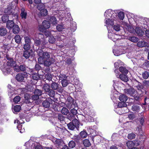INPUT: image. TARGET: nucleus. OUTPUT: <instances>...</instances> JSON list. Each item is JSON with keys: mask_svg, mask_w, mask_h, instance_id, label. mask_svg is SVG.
<instances>
[{"mask_svg": "<svg viewBox=\"0 0 149 149\" xmlns=\"http://www.w3.org/2000/svg\"><path fill=\"white\" fill-rule=\"evenodd\" d=\"M38 55L39 56L38 58V63L40 64H43L45 66L49 67L51 64L54 62V59L50 57L48 52H44L41 49L37 50Z\"/></svg>", "mask_w": 149, "mask_h": 149, "instance_id": "obj_1", "label": "nucleus"}, {"mask_svg": "<svg viewBox=\"0 0 149 149\" xmlns=\"http://www.w3.org/2000/svg\"><path fill=\"white\" fill-rule=\"evenodd\" d=\"M113 12L111 10H108L104 13V16L106 17L105 19V23L107 28L108 26H112L114 24V21L117 17L116 14L113 13Z\"/></svg>", "mask_w": 149, "mask_h": 149, "instance_id": "obj_2", "label": "nucleus"}, {"mask_svg": "<svg viewBox=\"0 0 149 149\" xmlns=\"http://www.w3.org/2000/svg\"><path fill=\"white\" fill-rule=\"evenodd\" d=\"M124 92L127 95H129L133 97L136 96L137 91L133 88H130L124 90Z\"/></svg>", "mask_w": 149, "mask_h": 149, "instance_id": "obj_3", "label": "nucleus"}, {"mask_svg": "<svg viewBox=\"0 0 149 149\" xmlns=\"http://www.w3.org/2000/svg\"><path fill=\"white\" fill-rule=\"evenodd\" d=\"M42 26H40L39 28V30L42 32L45 31L46 29H49L50 26V23L46 20L42 22Z\"/></svg>", "mask_w": 149, "mask_h": 149, "instance_id": "obj_4", "label": "nucleus"}, {"mask_svg": "<svg viewBox=\"0 0 149 149\" xmlns=\"http://www.w3.org/2000/svg\"><path fill=\"white\" fill-rule=\"evenodd\" d=\"M12 9L11 8H8L5 10L4 12L6 14L9 15V17H12L13 19H17L18 18V15L17 13H13Z\"/></svg>", "mask_w": 149, "mask_h": 149, "instance_id": "obj_5", "label": "nucleus"}, {"mask_svg": "<svg viewBox=\"0 0 149 149\" xmlns=\"http://www.w3.org/2000/svg\"><path fill=\"white\" fill-rule=\"evenodd\" d=\"M15 62L13 59H11L8 61L6 63V65L4 67V69L8 72L10 70L11 68L14 65Z\"/></svg>", "mask_w": 149, "mask_h": 149, "instance_id": "obj_6", "label": "nucleus"}, {"mask_svg": "<svg viewBox=\"0 0 149 149\" xmlns=\"http://www.w3.org/2000/svg\"><path fill=\"white\" fill-rule=\"evenodd\" d=\"M28 75L27 73L26 72H24L23 74H18L16 75L15 78L18 81H23L24 78L26 77Z\"/></svg>", "mask_w": 149, "mask_h": 149, "instance_id": "obj_7", "label": "nucleus"}, {"mask_svg": "<svg viewBox=\"0 0 149 149\" xmlns=\"http://www.w3.org/2000/svg\"><path fill=\"white\" fill-rule=\"evenodd\" d=\"M53 100L50 98H48L42 102L43 107L46 108H49L50 107V105L52 104Z\"/></svg>", "mask_w": 149, "mask_h": 149, "instance_id": "obj_8", "label": "nucleus"}, {"mask_svg": "<svg viewBox=\"0 0 149 149\" xmlns=\"http://www.w3.org/2000/svg\"><path fill=\"white\" fill-rule=\"evenodd\" d=\"M126 145L128 148H130L134 146H138L139 145V143L136 141H129L126 143Z\"/></svg>", "mask_w": 149, "mask_h": 149, "instance_id": "obj_9", "label": "nucleus"}, {"mask_svg": "<svg viewBox=\"0 0 149 149\" xmlns=\"http://www.w3.org/2000/svg\"><path fill=\"white\" fill-rule=\"evenodd\" d=\"M44 35H43L40 33L39 34L38 36L39 39H33V40H34V43L36 45L38 46L41 44L42 42L40 40L39 38H44Z\"/></svg>", "mask_w": 149, "mask_h": 149, "instance_id": "obj_10", "label": "nucleus"}, {"mask_svg": "<svg viewBox=\"0 0 149 149\" xmlns=\"http://www.w3.org/2000/svg\"><path fill=\"white\" fill-rule=\"evenodd\" d=\"M116 76L117 78L119 77L120 79L123 81L127 82L128 80L127 77L125 75L120 74L118 76L117 75H116Z\"/></svg>", "mask_w": 149, "mask_h": 149, "instance_id": "obj_11", "label": "nucleus"}, {"mask_svg": "<svg viewBox=\"0 0 149 149\" xmlns=\"http://www.w3.org/2000/svg\"><path fill=\"white\" fill-rule=\"evenodd\" d=\"M52 89L53 90H59V84L58 83L53 82L51 85Z\"/></svg>", "mask_w": 149, "mask_h": 149, "instance_id": "obj_12", "label": "nucleus"}, {"mask_svg": "<svg viewBox=\"0 0 149 149\" xmlns=\"http://www.w3.org/2000/svg\"><path fill=\"white\" fill-rule=\"evenodd\" d=\"M112 36L113 37H114V38H113V41L114 42L120 39L119 38L120 37V36L115 34L114 33H112L111 32H109V37H110V36Z\"/></svg>", "mask_w": 149, "mask_h": 149, "instance_id": "obj_13", "label": "nucleus"}, {"mask_svg": "<svg viewBox=\"0 0 149 149\" xmlns=\"http://www.w3.org/2000/svg\"><path fill=\"white\" fill-rule=\"evenodd\" d=\"M136 81L138 83V84L136 86V87L138 91H141V93L139 94L141 95L143 93L142 90H143V86L141 83L139 82L137 80Z\"/></svg>", "mask_w": 149, "mask_h": 149, "instance_id": "obj_14", "label": "nucleus"}, {"mask_svg": "<svg viewBox=\"0 0 149 149\" xmlns=\"http://www.w3.org/2000/svg\"><path fill=\"white\" fill-rule=\"evenodd\" d=\"M42 75H39L38 73H33L32 74L33 79L35 80H38L41 78Z\"/></svg>", "mask_w": 149, "mask_h": 149, "instance_id": "obj_15", "label": "nucleus"}, {"mask_svg": "<svg viewBox=\"0 0 149 149\" xmlns=\"http://www.w3.org/2000/svg\"><path fill=\"white\" fill-rule=\"evenodd\" d=\"M12 28L13 32L15 34L18 33L19 31V28L17 25H15Z\"/></svg>", "mask_w": 149, "mask_h": 149, "instance_id": "obj_16", "label": "nucleus"}, {"mask_svg": "<svg viewBox=\"0 0 149 149\" xmlns=\"http://www.w3.org/2000/svg\"><path fill=\"white\" fill-rule=\"evenodd\" d=\"M119 99L121 102H125L127 100V97L125 95L121 94L119 97Z\"/></svg>", "mask_w": 149, "mask_h": 149, "instance_id": "obj_17", "label": "nucleus"}, {"mask_svg": "<svg viewBox=\"0 0 149 149\" xmlns=\"http://www.w3.org/2000/svg\"><path fill=\"white\" fill-rule=\"evenodd\" d=\"M14 24V22L12 20L8 21L6 23V26L8 29H11L15 25Z\"/></svg>", "mask_w": 149, "mask_h": 149, "instance_id": "obj_18", "label": "nucleus"}, {"mask_svg": "<svg viewBox=\"0 0 149 149\" xmlns=\"http://www.w3.org/2000/svg\"><path fill=\"white\" fill-rule=\"evenodd\" d=\"M147 43L143 41H139L137 44V45L139 47H142L146 46Z\"/></svg>", "mask_w": 149, "mask_h": 149, "instance_id": "obj_19", "label": "nucleus"}, {"mask_svg": "<svg viewBox=\"0 0 149 149\" xmlns=\"http://www.w3.org/2000/svg\"><path fill=\"white\" fill-rule=\"evenodd\" d=\"M119 71L122 73L127 74L128 72V70L125 67L120 66L119 68Z\"/></svg>", "mask_w": 149, "mask_h": 149, "instance_id": "obj_20", "label": "nucleus"}, {"mask_svg": "<svg viewBox=\"0 0 149 149\" xmlns=\"http://www.w3.org/2000/svg\"><path fill=\"white\" fill-rule=\"evenodd\" d=\"M7 33V30L5 28H0V35L1 36H5L6 35Z\"/></svg>", "mask_w": 149, "mask_h": 149, "instance_id": "obj_21", "label": "nucleus"}, {"mask_svg": "<svg viewBox=\"0 0 149 149\" xmlns=\"http://www.w3.org/2000/svg\"><path fill=\"white\" fill-rule=\"evenodd\" d=\"M42 89L45 91V92H47L51 89L50 86L47 84H45L42 87Z\"/></svg>", "mask_w": 149, "mask_h": 149, "instance_id": "obj_22", "label": "nucleus"}, {"mask_svg": "<svg viewBox=\"0 0 149 149\" xmlns=\"http://www.w3.org/2000/svg\"><path fill=\"white\" fill-rule=\"evenodd\" d=\"M65 28V26L63 24H58L56 26L57 30L59 31H62Z\"/></svg>", "mask_w": 149, "mask_h": 149, "instance_id": "obj_23", "label": "nucleus"}, {"mask_svg": "<svg viewBox=\"0 0 149 149\" xmlns=\"http://www.w3.org/2000/svg\"><path fill=\"white\" fill-rule=\"evenodd\" d=\"M50 22L53 24H55L57 23V20L55 17L53 16L50 17L49 19Z\"/></svg>", "mask_w": 149, "mask_h": 149, "instance_id": "obj_24", "label": "nucleus"}, {"mask_svg": "<svg viewBox=\"0 0 149 149\" xmlns=\"http://www.w3.org/2000/svg\"><path fill=\"white\" fill-rule=\"evenodd\" d=\"M21 13L20 14L21 16L22 19H25L26 18L27 13L25 11L24 8H22L21 10Z\"/></svg>", "mask_w": 149, "mask_h": 149, "instance_id": "obj_25", "label": "nucleus"}, {"mask_svg": "<svg viewBox=\"0 0 149 149\" xmlns=\"http://www.w3.org/2000/svg\"><path fill=\"white\" fill-rule=\"evenodd\" d=\"M84 146L86 147H89L91 145V143L89 140L88 139H85L83 141Z\"/></svg>", "mask_w": 149, "mask_h": 149, "instance_id": "obj_26", "label": "nucleus"}, {"mask_svg": "<svg viewBox=\"0 0 149 149\" xmlns=\"http://www.w3.org/2000/svg\"><path fill=\"white\" fill-rule=\"evenodd\" d=\"M80 136L81 138H86L88 136V134L86 130L81 131L80 133Z\"/></svg>", "mask_w": 149, "mask_h": 149, "instance_id": "obj_27", "label": "nucleus"}, {"mask_svg": "<svg viewBox=\"0 0 149 149\" xmlns=\"http://www.w3.org/2000/svg\"><path fill=\"white\" fill-rule=\"evenodd\" d=\"M142 77L144 79H147L149 77L148 72L146 71L143 72L142 74Z\"/></svg>", "mask_w": 149, "mask_h": 149, "instance_id": "obj_28", "label": "nucleus"}, {"mask_svg": "<svg viewBox=\"0 0 149 149\" xmlns=\"http://www.w3.org/2000/svg\"><path fill=\"white\" fill-rule=\"evenodd\" d=\"M125 28L128 31L131 33H132L134 32V29L130 25H127L126 26Z\"/></svg>", "mask_w": 149, "mask_h": 149, "instance_id": "obj_29", "label": "nucleus"}, {"mask_svg": "<svg viewBox=\"0 0 149 149\" xmlns=\"http://www.w3.org/2000/svg\"><path fill=\"white\" fill-rule=\"evenodd\" d=\"M69 83V80H68L66 79L62 80L61 81L62 86L63 87H66Z\"/></svg>", "mask_w": 149, "mask_h": 149, "instance_id": "obj_30", "label": "nucleus"}, {"mask_svg": "<svg viewBox=\"0 0 149 149\" xmlns=\"http://www.w3.org/2000/svg\"><path fill=\"white\" fill-rule=\"evenodd\" d=\"M30 56V52L27 50H25L24 52L23 56L26 58H28Z\"/></svg>", "mask_w": 149, "mask_h": 149, "instance_id": "obj_31", "label": "nucleus"}, {"mask_svg": "<svg viewBox=\"0 0 149 149\" xmlns=\"http://www.w3.org/2000/svg\"><path fill=\"white\" fill-rule=\"evenodd\" d=\"M130 41L133 42H136L138 40V38L134 36H130L128 38Z\"/></svg>", "mask_w": 149, "mask_h": 149, "instance_id": "obj_32", "label": "nucleus"}, {"mask_svg": "<svg viewBox=\"0 0 149 149\" xmlns=\"http://www.w3.org/2000/svg\"><path fill=\"white\" fill-rule=\"evenodd\" d=\"M48 13L47 10L46 9H43L40 11V15L42 16H45Z\"/></svg>", "mask_w": 149, "mask_h": 149, "instance_id": "obj_33", "label": "nucleus"}, {"mask_svg": "<svg viewBox=\"0 0 149 149\" xmlns=\"http://www.w3.org/2000/svg\"><path fill=\"white\" fill-rule=\"evenodd\" d=\"M48 95L51 97H54L55 95V92L52 89H50L49 91H48Z\"/></svg>", "mask_w": 149, "mask_h": 149, "instance_id": "obj_34", "label": "nucleus"}, {"mask_svg": "<svg viewBox=\"0 0 149 149\" xmlns=\"http://www.w3.org/2000/svg\"><path fill=\"white\" fill-rule=\"evenodd\" d=\"M123 63H122L120 60H118L117 62H115L114 63L115 68L117 69L118 68L120 65H123Z\"/></svg>", "mask_w": 149, "mask_h": 149, "instance_id": "obj_35", "label": "nucleus"}, {"mask_svg": "<svg viewBox=\"0 0 149 149\" xmlns=\"http://www.w3.org/2000/svg\"><path fill=\"white\" fill-rule=\"evenodd\" d=\"M17 128L18 129V130H19V132L21 133H22L24 132L25 131V129L24 128H22V123L19 124L18 123V125L17 126Z\"/></svg>", "mask_w": 149, "mask_h": 149, "instance_id": "obj_36", "label": "nucleus"}, {"mask_svg": "<svg viewBox=\"0 0 149 149\" xmlns=\"http://www.w3.org/2000/svg\"><path fill=\"white\" fill-rule=\"evenodd\" d=\"M132 109L133 111L138 112L140 110V107L137 105H133L132 107Z\"/></svg>", "mask_w": 149, "mask_h": 149, "instance_id": "obj_37", "label": "nucleus"}, {"mask_svg": "<svg viewBox=\"0 0 149 149\" xmlns=\"http://www.w3.org/2000/svg\"><path fill=\"white\" fill-rule=\"evenodd\" d=\"M34 94L38 95L39 97L42 94V91L41 90L38 89H36L34 92Z\"/></svg>", "mask_w": 149, "mask_h": 149, "instance_id": "obj_38", "label": "nucleus"}, {"mask_svg": "<svg viewBox=\"0 0 149 149\" xmlns=\"http://www.w3.org/2000/svg\"><path fill=\"white\" fill-rule=\"evenodd\" d=\"M61 113L64 115H67L69 112V110L65 107H63L61 110Z\"/></svg>", "mask_w": 149, "mask_h": 149, "instance_id": "obj_39", "label": "nucleus"}, {"mask_svg": "<svg viewBox=\"0 0 149 149\" xmlns=\"http://www.w3.org/2000/svg\"><path fill=\"white\" fill-rule=\"evenodd\" d=\"M69 130H73L76 127L72 123H70L67 124Z\"/></svg>", "mask_w": 149, "mask_h": 149, "instance_id": "obj_40", "label": "nucleus"}, {"mask_svg": "<svg viewBox=\"0 0 149 149\" xmlns=\"http://www.w3.org/2000/svg\"><path fill=\"white\" fill-rule=\"evenodd\" d=\"M75 143L73 141H71L69 143L68 146L70 148H73L75 147Z\"/></svg>", "mask_w": 149, "mask_h": 149, "instance_id": "obj_41", "label": "nucleus"}, {"mask_svg": "<svg viewBox=\"0 0 149 149\" xmlns=\"http://www.w3.org/2000/svg\"><path fill=\"white\" fill-rule=\"evenodd\" d=\"M48 41L50 43L53 44L55 41V38L53 36H51L49 37Z\"/></svg>", "mask_w": 149, "mask_h": 149, "instance_id": "obj_42", "label": "nucleus"}, {"mask_svg": "<svg viewBox=\"0 0 149 149\" xmlns=\"http://www.w3.org/2000/svg\"><path fill=\"white\" fill-rule=\"evenodd\" d=\"M9 16L6 14L4 15L2 17V20L3 22H5L8 21V17Z\"/></svg>", "mask_w": 149, "mask_h": 149, "instance_id": "obj_43", "label": "nucleus"}, {"mask_svg": "<svg viewBox=\"0 0 149 149\" xmlns=\"http://www.w3.org/2000/svg\"><path fill=\"white\" fill-rule=\"evenodd\" d=\"M15 42L17 43H19L21 41V38L19 36L17 35L15 37Z\"/></svg>", "mask_w": 149, "mask_h": 149, "instance_id": "obj_44", "label": "nucleus"}, {"mask_svg": "<svg viewBox=\"0 0 149 149\" xmlns=\"http://www.w3.org/2000/svg\"><path fill=\"white\" fill-rule=\"evenodd\" d=\"M72 123L77 128L78 127L79 125V123L77 119H75L73 120Z\"/></svg>", "mask_w": 149, "mask_h": 149, "instance_id": "obj_45", "label": "nucleus"}, {"mask_svg": "<svg viewBox=\"0 0 149 149\" xmlns=\"http://www.w3.org/2000/svg\"><path fill=\"white\" fill-rule=\"evenodd\" d=\"M21 109V107L20 105H16L13 108V110L16 112H18Z\"/></svg>", "mask_w": 149, "mask_h": 149, "instance_id": "obj_46", "label": "nucleus"}, {"mask_svg": "<svg viewBox=\"0 0 149 149\" xmlns=\"http://www.w3.org/2000/svg\"><path fill=\"white\" fill-rule=\"evenodd\" d=\"M118 15L119 18L121 20H123L124 17V13L122 12H120Z\"/></svg>", "mask_w": 149, "mask_h": 149, "instance_id": "obj_47", "label": "nucleus"}, {"mask_svg": "<svg viewBox=\"0 0 149 149\" xmlns=\"http://www.w3.org/2000/svg\"><path fill=\"white\" fill-rule=\"evenodd\" d=\"M26 68L25 65H21L19 67V70L22 71H24L26 70Z\"/></svg>", "mask_w": 149, "mask_h": 149, "instance_id": "obj_48", "label": "nucleus"}, {"mask_svg": "<svg viewBox=\"0 0 149 149\" xmlns=\"http://www.w3.org/2000/svg\"><path fill=\"white\" fill-rule=\"evenodd\" d=\"M126 106V105L125 102H120L118 103V107L119 108L125 107Z\"/></svg>", "mask_w": 149, "mask_h": 149, "instance_id": "obj_49", "label": "nucleus"}, {"mask_svg": "<svg viewBox=\"0 0 149 149\" xmlns=\"http://www.w3.org/2000/svg\"><path fill=\"white\" fill-rule=\"evenodd\" d=\"M135 135L133 133H131L129 134L128 136V138L129 139H134L135 137Z\"/></svg>", "mask_w": 149, "mask_h": 149, "instance_id": "obj_50", "label": "nucleus"}, {"mask_svg": "<svg viewBox=\"0 0 149 149\" xmlns=\"http://www.w3.org/2000/svg\"><path fill=\"white\" fill-rule=\"evenodd\" d=\"M20 100V97L19 96H16L13 99V101L17 103L19 102Z\"/></svg>", "mask_w": 149, "mask_h": 149, "instance_id": "obj_51", "label": "nucleus"}, {"mask_svg": "<svg viewBox=\"0 0 149 149\" xmlns=\"http://www.w3.org/2000/svg\"><path fill=\"white\" fill-rule=\"evenodd\" d=\"M45 78L48 80L50 81L52 79V76L51 74L47 73L45 75Z\"/></svg>", "mask_w": 149, "mask_h": 149, "instance_id": "obj_52", "label": "nucleus"}, {"mask_svg": "<svg viewBox=\"0 0 149 149\" xmlns=\"http://www.w3.org/2000/svg\"><path fill=\"white\" fill-rule=\"evenodd\" d=\"M74 106L73 103H67L66 104V107L69 109H71L73 108V106Z\"/></svg>", "mask_w": 149, "mask_h": 149, "instance_id": "obj_53", "label": "nucleus"}, {"mask_svg": "<svg viewBox=\"0 0 149 149\" xmlns=\"http://www.w3.org/2000/svg\"><path fill=\"white\" fill-rule=\"evenodd\" d=\"M67 78V77L65 74H60L59 76V79L61 80V81L62 80L66 79Z\"/></svg>", "mask_w": 149, "mask_h": 149, "instance_id": "obj_54", "label": "nucleus"}, {"mask_svg": "<svg viewBox=\"0 0 149 149\" xmlns=\"http://www.w3.org/2000/svg\"><path fill=\"white\" fill-rule=\"evenodd\" d=\"M23 48L25 50L28 51L30 48V45L29 44H25L24 45Z\"/></svg>", "mask_w": 149, "mask_h": 149, "instance_id": "obj_55", "label": "nucleus"}, {"mask_svg": "<svg viewBox=\"0 0 149 149\" xmlns=\"http://www.w3.org/2000/svg\"><path fill=\"white\" fill-rule=\"evenodd\" d=\"M32 100H38L39 98V97L35 94L32 96L31 97Z\"/></svg>", "mask_w": 149, "mask_h": 149, "instance_id": "obj_56", "label": "nucleus"}, {"mask_svg": "<svg viewBox=\"0 0 149 149\" xmlns=\"http://www.w3.org/2000/svg\"><path fill=\"white\" fill-rule=\"evenodd\" d=\"M113 29L116 31H118L120 29V26L118 25H114L113 26Z\"/></svg>", "mask_w": 149, "mask_h": 149, "instance_id": "obj_57", "label": "nucleus"}, {"mask_svg": "<svg viewBox=\"0 0 149 149\" xmlns=\"http://www.w3.org/2000/svg\"><path fill=\"white\" fill-rule=\"evenodd\" d=\"M24 39L26 44H29L31 41L30 39L27 36L25 37Z\"/></svg>", "mask_w": 149, "mask_h": 149, "instance_id": "obj_58", "label": "nucleus"}, {"mask_svg": "<svg viewBox=\"0 0 149 149\" xmlns=\"http://www.w3.org/2000/svg\"><path fill=\"white\" fill-rule=\"evenodd\" d=\"M74 102V100L72 98L70 97H68L67 98V100L66 102V103H73Z\"/></svg>", "mask_w": 149, "mask_h": 149, "instance_id": "obj_59", "label": "nucleus"}, {"mask_svg": "<svg viewBox=\"0 0 149 149\" xmlns=\"http://www.w3.org/2000/svg\"><path fill=\"white\" fill-rule=\"evenodd\" d=\"M143 84L146 87L149 86V80H144L143 81Z\"/></svg>", "mask_w": 149, "mask_h": 149, "instance_id": "obj_60", "label": "nucleus"}, {"mask_svg": "<svg viewBox=\"0 0 149 149\" xmlns=\"http://www.w3.org/2000/svg\"><path fill=\"white\" fill-rule=\"evenodd\" d=\"M37 8L38 10L40 11L44 9L43 5L41 4L38 5Z\"/></svg>", "mask_w": 149, "mask_h": 149, "instance_id": "obj_61", "label": "nucleus"}, {"mask_svg": "<svg viewBox=\"0 0 149 149\" xmlns=\"http://www.w3.org/2000/svg\"><path fill=\"white\" fill-rule=\"evenodd\" d=\"M71 112L74 115H76L77 113V110L73 108L71 110Z\"/></svg>", "mask_w": 149, "mask_h": 149, "instance_id": "obj_62", "label": "nucleus"}, {"mask_svg": "<svg viewBox=\"0 0 149 149\" xmlns=\"http://www.w3.org/2000/svg\"><path fill=\"white\" fill-rule=\"evenodd\" d=\"M72 62V60L70 58L67 59L65 61L66 63L68 65L71 64Z\"/></svg>", "mask_w": 149, "mask_h": 149, "instance_id": "obj_63", "label": "nucleus"}, {"mask_svg": "<svg viewBox=\"0 0 149 149\" xmlns=\"http://www.w3.org/2000/svg\"><path fill=\"white\" fill-rule=\"evenodd\" d=\"M35 149H42V146L39 144L34 146Z\"/></svg>", "mask_w": 149, "mask_h": 149, "instance_id": "obj_64", "label": "nucleus"}]
</instances>
